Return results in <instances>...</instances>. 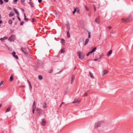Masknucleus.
<instances>
[{
	"instance_id": "55",
	"label": "nucleus",
	"mask_w": 133,
	"mask_h": 133,
	"mask_svg": "<svg viewBox=\"0 0 133 133\" xmlns=\"http://www.w3.org/2000/svg\"><path fill=\"white\" fill-rule=\"evenodd\" d=\"M42 1V0H38V2L39 3H41Z\"/></svg>"
},
{
	"instance_id": "26",
	"label": "nucleus",
	"mask_w": 133,
	"mask_h": 133,
	"mask_svg": "<svg viewBox=\"0 0 133 133\" xmlns=\"http://www.w3.org/2000/svg\"><path fill=\"white\" fill-rule=\"evenodd\" d=\"M38 78L39 80H41L43 79V77L41 75H39L38 76Z\"/></svg>"
},
{
	"instance_id": "5",
	"label": "nucleus",
	"mask_w": 133,
	"mask_h": 133,
	"mask_svg": "<svg viewBox=\"0 0 133 133\" xmlns=\"http://www.w3.org/2000/svg\"><path fill=\"white\" fill-rule=\"evenodd\" d=\"M21 50L22 51L24 54L25 55H28L27 51L25 48H22Z\"/></svg>"
},
{
	"instance_id": "18",
	"label": "nucleus",
	"mask_w": 133,
	"mask_h": 133,
	"mask_svg": "<svg viewBox=\"0 0 133 133\" xmlns=\"http://www.w3.org/2000/svg\"><path fill=\"white\" fill-rule=\"evenodd\" d=\"M46 104L45 102H44L43 104V107L44 108H45L46 107Z\"/></svg>"
},
{
	"instance_id": "35",
	"label": "nucleus",
	"mask_w": 133,
	"mask_h": 133,
	"mask_svg": "<svg viewBox=\"0 0 133 133\" xmlns=\"http://www.w3.org/2000/svg\"><path fill=\"white\" fill-rule=\"evenodd\" d=\"M3 1L2 0H0V4L1 5L3 4Z\"/></svg>"
},
{
	"instance_id": "47",
	"label": "nucleus",
	"mask_w": 133,
	"mask_h": 133,
	"mask_svg": "<svg viewBox=\"0 0 133 133\" xmlns=\"http://www.w3.org/2000/svg\"><path fill=\"white\" fill-rule=\"evenodd\" d=\"M74 79H71V84H72L73 82L74 81Z\"/></svg>"
},
{
	"instance_id": "22",
	"label": "nucleus",
	"mask_w": 133,
	"mask_h": 133,
	"mask_svg": "<svg viewBox=\"0 0 133 133\" xmlns=\"http://www.w3.org/2000/svg\"><path fill=\"white\" fill-rule=\"evenodd\" d=\"M28 83L29 84V85H30L29 88H30V90H31L32 89V87L31 86V84L30 82H29V81L28 80Z\"/></svg>"
},
{
	"instance_id": "37",
	"label": "nucleus",
	"mask_w": 133,
	"mask_h": 133,
	"mask_svg": "<svg viewBox=\"0 0 133 133\" xmlns=\"http://www.w3.org/2000/svg\"><path fill=\"white\" fill-rule=\"evenodd\" d=\"M115 32V31L114 30H112L111 32H110V34H111L112 33H114Z\"/></svg>"
},
{
	"instance_id": "41",
	"label": "nucleus",
	"mask_w": 133,
	"mask_h": 133,
	"mask_svg": "<svg viewBox=\"0 0 133 133\" xmlns=\"http://www.w3.org/2000/svg\"><path fill=\"white\" fill-rule=\"evenodd\" d=\"M12 54L13 55V56L15 55L16 54V52L15 51H13L12 53Z\"/></svg>"
},
{
	"instance_id": "21",
	"label": "nucleus",
	"mask_w": 133,
	"mask_h": 133,
	"mask_svg": "<svg viewBox=\"0 0 133 133\" xmlns=\"http://www.w3.org/2000/svg\"><path fill=\"white\" fill-rule=\"evenodd\" d=\"M89 74L90 75V77L91 78H94V77L93 76L92 74L91 73V72H89Z\"/></svg>"
},
{
	"instance_id": "30",
	"label": "nucleus",
	"mask_w": 133,
	"mask_h": 133,
	"mask_svg": "<svg viewBox=\"0 0 133 133\" xmlns=\"http://www.w3.org/2000/svg\"><path fill=\"white\" fill-rule=\"evenodd\" d=\"M103 56V55L102 54L101 55H100L99 57L98 58H97V59H100Z\"/></svg>"
},
{
	"instance_id": "15",
	"label": "nucleus",
	"mask_w": 133,
	"mask_h": 133,
	"mask_svg": "<svg viewBox=\"0 0 133 133\" xmlns=\"http://www.w3.org/2000/svg\"><path fill=\"white\" fill-rule=\"evenodd\" d=\"M112 50H110L108 52L107 54V55L108 56H109L112 53Z\"/></svg>"
},
{
	"instance_id": "51",
	"label": "nucleus",
	"mask_w": 133,
	"mask_h": 133,
	"mask_svg": "<svg viewBox=\"0 0 133 133\" xmlns=\"http://www.w3.org/2000/svg\"><path fill=\"white\" fill-rule=\"evenodd\" d=\"M4 1L5 2H8L9 1V0H4Z\"/></svg>"
},
{
	"instance_id": "17",
	"label": "nucleus",
	"mask_w": 133,
	"mask_h": 133,
	"mask_svg": "<svg viewBox=\"0 0 133 133\" xmlns=\"http://www.w3.org/2000/svg\"><path fill=\"white\" fill-rule=\"evenodd\" d=\"M36 108V103L35 101H34L32 105V108Z\"/></svg>"
},
{
	"instance_id": "25",
	"label": "nucleus",
	"mask_w": 133,
	"mask_h": 133,
	"mask_svg": "<svg viewBox=\"0 0 133 133\" xmlns=\"http://www.w3.org/2000/svg\"><path fill=\"white\" fill-rule=\"evenodd\" d=\"M9 23L10 24H11L12 23V21L11 20H9L8 21Z\"/></svg>"
},
{
	"instance_id": "2",
	"label": "nucleus",
	"mask_w": 133,
	"mask_h": 133,
	"mask_svg": "<svg viewBox=\"0 0 133 133\" xmlns=\"http://www.w3.org/2000/svg\"><path fill=\"white\" fill-rule=\"evenodd\" d=\"M132 20V18L131 17H130L126 19H122V22H129Z\"/></svg>"
},
{
	"instance_id": "10",
	"label": "nucleus",
	"mask_w": 133,
	"mask_h": 133,
	"mask_svg": "<svg viewBox=\"0 0 133 133\" xmlns=\"http://www.w3.org/2000/svg\"><path fill=\"white\" fill-rule=\"evenodd\" d=\"M14 14L12 11H11L9 14V15L10 17H11L14 16Z\"/></svg>"
},
{
	"instance_id": "4",
	"label": "nucleus",
	"mask_w": 133,
	"mask_h": 133,
	"mask_svg": "<svg viewBox=\"0 0 133 133\" xmlns=\"http://www.w3.org/2000/svg\"><path fill=\"white\" fill-rule=\"evenodd\" d=\"M15 40V37L14 35H11L9 39V40L10 42L14 41Z\"/></svg>"
},
{
	"instance_id": "1",
	"label": "nucleus",
	"mask_w": 133,
	"mask_h": 133,
	"mask_svg": "<svg viewBox=\"0 0 133 133\" xmlns=\"http://www.w3.org/2000/svg\"><path fill=\"white\" fill-rule=\"evenodd\" d=\"M36 111L37 113L40 115H42L44 113V111L40 108H37Z\"/></svg>"
},
{
	"instance_id": "62",
	"label": "nucleus",
	"mask_w": 133,
	"mask_h": 133,
	"mask_svg": "<svg viewBox=\"0 0 133 133\" xmlns=\"http://www.w3.org/2000/svg\"><path fill=\"white\" fill-rule=\"evenodd\" d=\"M15 18L14 17L12 18V19L14 20H15Z\"/></svg>"
},
{
	"instance_id": "23",
	"label": "nucleus",
	"mask_w": 133,
	"mask_h": 133,
	"mask_svg": "<svg viewBox=\"0 0 133 133\" xmlns=\"http://www.w3.org/2000/svg\"><path fill=\"white\" fill-rule=\"evenodd\" d=\"M7 38V37H4L3 38H0V40L1 41H3L4 40L6 39Z\"/></svg>"
},
{
	"instance_id": "7",
	"label": "nucleus",
	"mask_w": 133,
	"mask_h": 133,
	"mask_svg": "<svg viewBox=\"0 0 133 133\" xmlns=\"http://www.w3.org/2000/svg\"><path fill=\"white\" fill-rule=\"evenodd\" d=\"M77 54H78V56L79 58L80 59H83V58L84 57H81V52L80 51H79L77 52Z\"/></svg>"
},
{
	"instance_id": "40",
	"label": "nucleus",
	"mask_w": 133,
	"mask_h": 133,
	"mask_svg": "<svg viewBox=\"0 0 133 133\" xmlns=\"http://www.w3.org/2000/svg\"><path fill=\"white\" fill-rule=\"evenodd\" d=\"M75 78V76L74 75H72V76L71 79H74Z\"/></svg>"
},
{
	"instance_id": "19",
	"label": "nucleus",
	"mask_w": 133,
	"mask_h": 133,
	"mask_svg": "<svg viewBox=\"0 0 133 133\" xmlns=\"http://www.w3.org/2000/svg\"><path fill=\"white\" fill-rule=\"evenodd\" d=\"M79 102H80L79 101H78V100L77 99H75L74 100V101H73V102H72V103H79Z\"/></svg>"
},
{
	"instance_id": "48",
	"label": "nucleus",
	"mask_w": 133,
	"mask_h": 133,
	"mask_svg": "<svg viewBox=\"0 0 133 133\" xmlns=\"http://www.w3.org/2000/svg\"><path fill=\"white\" fill-rule=\"evenodd\" d=\"M85 8L88 11L89 10V9L86 6H85Z\"/></svg>"
},
{
	"instance_id": "63",
	"label": "nucleus",
	"mask_w": 133,
	"mask_h": 133,
	"mask_svg": "<svg viewBox=\"0 0 133 133\" xmlns=\"http://www.w3.org/2000/svg\"><path fill=\"white\" fill-rule=\"evenodd\" d=\"M52 70H51L49 72V73H51L52 72Z\"/></svg>"
},
{
	"instance_id": "58",
	"label": "nucleus",
	"mask_w": 133,
	"mask_h": 133,
	"mask_svg": "<svg viewBox=\"0 0 133 133\" xmlns=\"http://www.w3.org/2000/svg\"><path fill=\"white\" fill-rule=\"evenodd\" d=\"M35 21V19L34 18H32V22H34Z\"/></svg>"
},
{
	"instance_id": "45",
	"label": "nucleus",
	"mask_w": 133,
	"mask_h": 133,
	"mask_svg": "<svg viewBox=\"0 0 133 133\" xmlns=\"http://www.w3.org/2000/svg\"><path fill=\"white\" fill-rule=\"evenodd\" d=\"M24 20L25 22H27L28 20V19L27 18H24Z\"/></svg>"
},
{
	"instance_id": "38",
	"label": "nucleus",
	"mask_w": 133,
	"mask_h": 133,
	"mask_svg": "<svg viewBox=\"0 0 133 133\" xmlns=\"http://www.w3.org/2000/svg\"><path fill=\"white\" fill-rule=\"evenodd\" d=\"M24 23V22L23 21L21 22H20V25H23V24Z\"/></svg>"
},
{
	"instance_id": "6",
	"label": "nucleus",
	"mask_w": 133,
	"mask_h": 133,
	"mask_svg": "<svg viewBox=\"0 0 133 133\" xmlns=\"http://www.w3.org/2000/svg\"><path fill=\"white\" fill-rule=\"evenodd\" d=\"M66 25L67 27V29H68V31H69L70 29V25L68 21H67L66 22Z\"/></svg>"
},
{
	"instance_id": "33",
	"label": "nucleus",
	"mask_w": 133,
	"mask_h": 133,
	"mask_svg": "<svg viewBox=\"0 0 133 133\" xmlns=\"http://www.w3.org/2000/svg\"><path fill=\"white\" fill-rule=\"evenodd\" d=\"M61 42L62 43H64V42L65 40L64 39H61Z\"/></svg>"
},
{
	"instance_id": "13",
	"label": "nucleus",
	"mask_w": 133,
	"mask_h": 133,
	"mask_svg": "<svg viewBox=\"0 0 133 133\" xmlns=\"http://www.w3.org/2000/svg\"><path fill=\"white\" fill-rule=\"evenodd\" d=\"M108 72V71L106 70H104L103 71V75H104L107 74Z\"/></svg>"
},
{
	"instance_id": "14",
	"label": "nucleus",
	"mask_w": 133,
	"mask_h": 133,
	"mask_svg": "<svg viewBox=\"0 0 133 133\" xmlns=\"http://www.w3.org/2000/svg\"><path fill=\"white\" fill-rule=\"evenodd\" d=\"M89 41V38H87L85 41V42L84 43V45H86L88 43Z\"/></svg>"
},
{
	"instance_id": "56",
	"label": "nucleus",
	"mask_w": 133,
	"mask_h": 133,
	"mask_svg": "<svg viewBox=\"0 0 133 133\" xmlns=\"http://www.w3.org/2000/svg\"><path fill=\"white\" fill-rule=\"evenodd\" d=\"M24 18H26V16H25V13H24Z\"/></svg>"
},
{
	"instance_id": "27",
	"label": "nucleus",
	"mask_w": 133,
	"mask_h": 133,
	"mask_svg": "<svg viewBox=\"0 0 133 133\" xmlns=\"http://www.w3.org/2000/svg\"><path fill=\"white\" fill-rule=\"evenodd\" d=\"M32 113L33 114H34V112L36 109V108H32Z\"/></svg>"
},
{
	"instance_id": "52",
	"label": "nucleus",
	"mask_w": 133,
	"mask_h": 133,
	"mask_svg": "<svg viewBox=\"0 0 133 133\" xmlns=\"http://www.w3.org/2000/svg\"><path fill=\"white\" fill-rule=\"evenodd\" d=\"M25 0H21V2H25Z\"/></svg>"
},
{
	"instance_id": "16",
	"label": "nucleus",
	"mask_w": 133,
	"mask_h": 133,
	"mask_svg": "<svg viewBox=\"0 0 133 133\" xmlns=\"http://www.w3.org/2000/svg\"><path fill=\"white\" fill-rule=\"evenodd\" d=\"M67 37L68 38H70V35L69 33V31H68L67 32Z\"/></svg>"
},
{
	"instance_id": "34",
	"label": "nucleus",
	"mask_w": 133,
	"mask_h": 133,
	"mask_svg": "<svg viewBox=\"0 0 133 133\" xmlns=\"http://www.w3.org/2000/svg\"><path fill=\"white\" fill-rule=\"evenodd\" d=\"M76 9H74V11H73V14H74L75 13V12H76Z\"/></svg>"
},
{
	"instance_id": "39",
	"label": "nucleus",
	"mask_w": 133,
	"mask_h": 133,
	"mask_svg": "<svg viewBox=\"0 0 133 133\" xmlns=\"http://www.w3.org/2000/svg\"><path fill=\"white\" fill-rule=\"evenodd\" d=\"M87 93L86 92H85L84 93V94L83 96V97L86 96H87Z\"/></svg>"
},
{
	"instance_id": "28",
	"label": "nucleus",
	"mask_w": 133,
	"mask_h": 133,
	"mask_svg": "<svg viewBox=\"0 0 133 133\" xmlns=\"http://www.w3.org/2000/svg\"><path fill=\"white\" fill-rule=\"evenodd\" d=\"M61 52L62 53H64L65 52V50L64 49H63L61 51Z\"/></svg>"
},
{
	"instance_id": "42",
	"label": "nucleus",
	"mask_w": 133,
	"mask_h": 133,
	"mask_svg": "<svg viewBox=\"0 0 133 133\" xmlns=\"http://www.w3.org/2000/svg\"><path fill=\"white\" fill-rule=\"evenodd\" d=\"M24 2H21L22 4L23 5V6H25V3H24Z\"/></svg>"
},
{
	"instance_id": "36",
	"label": "nucleus",
	"mask_w": 133,
	"mask_h": 133,
	"mask_svg": "<svg viewBox=\"0 0 133 133\" xmlns=\"http://www.w3.org/2000/svg\"><path fill=\"white\" fill-rule=\"evenodd\" d=\"M95 22H96L97 24H99V22L98 21L97 19H96L95 20Z\"/></svg>"
},
{
	"instance_id": "31",
	"label": "nucleus",
	"mask_w": 133,
	"mask_h": 133,
	"mask_svg": "<svg viewBox=\"0 0 133 133\" xmlns=\"http://www.w3.org/2000/svg\"><path fill=\"white\" fill-rule=\"evenodd\" d=\"M92 53L90 51L87 54V56H89L90 54H91Z\"/></svg>"
},
{
	"instance_id": "54",
	"label": "nucleus",
	"mask_w": 133,
	"mask_h": 133,
	"mask_svg": "<svg viewBox=\"0 0 133 133\" xmlns=\"http://www.w3.org/2000/svg\"><path fill=\"white\" fill-rule=\"evenodd\" d=\"M21 87L22 88H24L25 87V85H22L21 86Z\"/></svg>"
},
{
	"instance_id": "43",
	"label": "nucleus",
	"mask_w": 133,
	"mask_h": 133,
	"mask_svg": "<svg viewBox=\"0 0 133 133\" xmlns=\"http://www.w3.org/2000/svg\"><path fill=\"white\" fill-rule=\"evenodd\" d=\"M17 18L18 19V20L19 21H20L21 20V19H20V18L18 16V15L17 16Z\"/></svg>"
},
{
	"instance_id": "11",
	"label": "nucleus",
	"mask_w": 133,
	"mask_h": 133,
	"mask_svg": "<svg viewBox=\"0 0 133 133\" xmlns=\"http://www.w3.org/2000/svg\"><path fill=\"white\" fill-rule=\"evenodd\" d=\"M14 10L15 11V12L17 14V15L18 16L19 15V13L17 10L16 8H14Z\"/></svg>"
},
{
	"instance_id": "24",
	"label": "nucleus",
	"mask_w": 133,
	"mask_h": 133,
	"mask_svg": "<svg viewBox=\"0 0 133 133\" xmlns=\"http://www.w3.org/2000/svg\"><path fill=\"white\" fill-rule=\"evenodd\" d=\"M13 80V76L12 75L10 76V81H12Z\"/></svg>"
},
{
	"instance_id": "3",
	"label": "nucleus",
	"mask_w": 133,
	"mask_h": 133,
	"mask_svg": "<svg viewBox=\"0 0 133 133\" xmlns=\"http://www.w3.org/2000/svg\"><path fill=\"white\" fill-rule=\"evenodd\" d=\"M102 123L103 122L102 121H99V122H97L95 124V128H97L100 127Z\"/></svg>"
},
{
	"instance_id": "32",
	"label": "nucleus",
	"mask_w": 133,
	"mask_h": 133,
	"mask_svg": "<svg viewBox=\"0 0 133 133\" xmlns=\"http://www.w3.org/2000/svg\"><path fill=\"white\" fill-rule=\"evenodd\" d=\"M13 56L14 57H15L16 59H18V57L17 55H15Z\"/></svg>"
},
{
	"instance_id": "53",
	"label": "nucleus",
	"mask_w": 133,
	"mask_h": 133,
	"mask_svg": "<svg viewBox=\"0 0 133 133\" xmlns=\"http://www.w3.org/2000/svg\"><path fill=\"white\" fill-rule=\"evenodd\" d=\"M78 13H79V12H80V11L79 10H77V11L76 10V11Z\"/></svg>"
},
{
	"instance_id": "59",
	"label": "nucleus",
	"mask_w": 133,
	"mask_h": 133,
	"mask_svg": "<svg viewBox=\"0 0 133 133\" xmlns=\"http://www.w3.org/2000/svg\"><path fill=\"white\" fill-rule=\"evenodd\" d=\"M94 11H96V8L94 6Z\"/></svg>"
},
{
	"instance_id": "49",
	"label": "nucleus",
	"mask_w": 133,
	"mask_h": 133,
	"mask_svg": "<svg viewBox=\"0 0 133 133\" xmlns=\"http://www.w3.org/2000/svg\"><path fill=\"white\" fill-rule=\"evenodd\" d=\"M14 0V3H15V2H16L18 1V0Z\"/></svg>"
},
{
	"instance_id": "8",
	"label": "nucleus",
	"mask_w": 133,
	"mask_h": 133,
	"mask_svg": "<svg viewBox=\"0 0 133 133\" xmlns=\"http://www.w3.org/2000/svg\"><path fill=\"white\" fill-rule=\"evenodd\" d=\"M42 122L41 124L43 126H45L46 124L45 120L44 119H42Z\"/></svg>"
},
{
	"instance_id": "12",
	"label": "nucleus",
	"mask_w": 133,
	"mask_h": 133,
	"mask_svg": "<svg viewBox=\"0 0 133 133\" xmlns=\"http://www.w3.org/2000/svg\"><path fill=\"white\" fill-rule=\"evenodd\" d=\"M11 106H9L6 110V111H5L6 112H8L9 111H10V110L11 109Z\"/></svg>"
},
{
	"instance_id": "20",
	"label": "nucleus",
	"mask_w": 133,
	"mask_h": 133,
	"mask_svg": "<svg viewBox=\"0 0 133 133\" xmlns=\"http://www.w3.org/2000/svg\"><path fill=\"white\" fill-rule=\"evenodd\" d=\"M96 50V47H95L91 51H90L92 53L95 51Z\"/></svg>"
},
{
	"instance_id": "50",
	"label": "nucleus",
	"mask_w": 133,
	"mask_h": 133,
	"mask_svg": "<svg viewBox=\"0 0 133 133\" xmlns=\"http://www.w3.org/2000/svg\"><path fill=\"white\" fill-rule=\"evenodd\" d=\"M21 10L22 12H24L25 11L24 10L23 8L21 9Z\"/></svg>"
},
{
	"instance_id": "64",
	"label": "nucleus",
	"mask_w": 133,
	"mask_h": 133,
	"mask_svg": "<svg viewBox=\"0 0 133 133\" xmlns=\"http://www.w3.org/2000/svg\"><path fill=\"white\" fill-rule=\"evenodd\" d=\"M64 102H62L61 104L62 105V104H64Z\"/></svg>"
},
{
	"instance_id": "60",
	"label": "nucleus",
	"mask_w": 133,
	"mask_h": 133,
	"mask_svg": "<svg viewBox=\"0 0 133 133\" xmlns=\"http://www.w3.org/2000/svg\"><path fill=\"white\" fill-rule=\"evenodd\" d=\"M97 59H97H94V61H97V59Z\"/></svg>"
},
{
	"instance_id": "44",
	"label": "nucleus",
	"mask_w": 133,
	"mask_h": 133,
	"mask_svg": "<svg viewBox=\"0 0 133 133\" xmlns=\"http://www.w3.org/2000/svg\"><path fill=\"white\" fill-rule=\"evenodd\" d=\"M3 81H2L1 82H0V86L2 84H3Z\"/></svg>"
},
{
	"instance_id": "57",
	"label": "nucleus",
	"mask_w": 133,
	"mask_h": 133,
	"mask_svg": "<svg viewBox=\"0 0 133 133\" xmlns=\"http://www.w3.org/2000/svg\"><path fill=\"white\" fill-rule=\"evenodd\" d=\"M108 28L109 29H110L111 28V27L110 26H109L108 27Z\"/></svg>"
},
{
	"instance_id": "9",
	"label": "nucleus",
	"mask_w": 133,
	"mask_h": 133,
	"mask_svg": "<svg viewBox=\"0 0 133 133\" xmlns=\"http://www.w3.org/2000/svg\"><path fill=\"white\" fill-rule=\"evenodd\" d=\"M29 4L30 5L31 8H34V3L32 2H29Z\"/></svg>"
},
{
	"instance_id": "29",
	"label": "nucleus",
	"mask_w": 133,
	"mask_h": 133,
	"mask_svg": "<svg viewBox=\"0 0 133 133\" xmlns=\"http://www.w3.org/2000/svg\"><path fill=\"white\" fill-rule=\"evenodd\" d=\"M88 38H89L90 37V32L89 31H88Z\"/></svg>"
},
{
	"instance_id": "46",
	"label": "nucleus",
	"mask_w": 133,
	"mask_h": 133,
	"mask_svg": "<svg viewBox=\"0 0 133 133\" xmlns=\"http://www.w3.org/2000/svg\"><path fill=\"white\" fill-rule=\"evenodd\" d=\"M74 79H71V84H72L73 82L74 81Z\"/></svg>"
},
{
	"instance_id": "61",
	"label": "nucleus",
	"mask_w": 133,
	"mask_h": 133,
	"mask_svg": "<svg viewBox=\"0 0 133 133\" xmlns=\"http://www.w3.org/2000/svg\"><path fill=\"white\" fill-rule=\"evenodd\" d=\"M2 23V21L0 20V24H1Z\"/></svg>"
}]
</instances>
